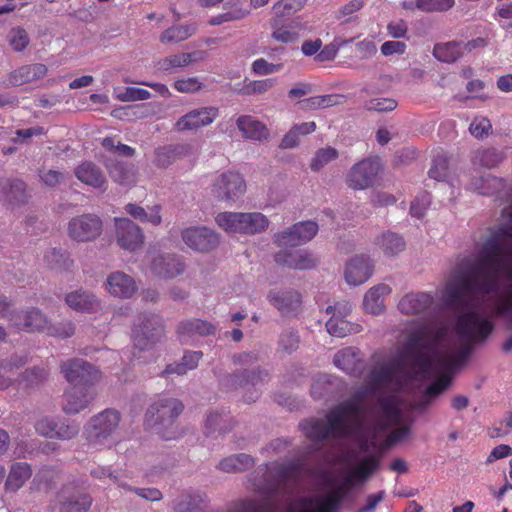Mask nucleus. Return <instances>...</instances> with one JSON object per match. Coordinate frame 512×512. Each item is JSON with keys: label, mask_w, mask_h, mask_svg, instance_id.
Here are the masks:
<instances>
[{"label": "nucleus", "mask_w": 512, "mask_h": 512, "mask_svg": "<svg viewBox=\"0 0 512 512\" xmlns=\"http://www.w3.org/2000/svg\"><path fill=\"white\" fill-rule=\"evenodd\" d=\"M271 38L281 44L295 43L300 38L303 25L296 19H285L276 16L270 20Z\"/></svg>", "instance_id": "obj_18"}, {"label": "nucleus", "mask_w": 512, "mask_h": 512, "mask_svg": "<svg viewBox=\"0 0 512 512\" xmlns=\"http://www.w3.org/2000/svg\"><path fill=\"white\" fill-rule=\"evenodd\" d=\"M334 365L348 375L359 377L365 370V363L359 349L346 347L339 350L333 358Z\"/></svg>", "instance_id": "obj_22"}, {"label": "nucleus", "mask_w": 512, "mask_h": 512, "mask_svg": "<svg viewBox=\"0 0 512 512\" xmlns=\"http://www.w3.org/2000/svg\"><path fill=\"white\" fill-rule=\"evenodd\" d=\"M268 300L282 315H289L299 309L301 294L293 289L272 290L268 294Z\"/></svg>", "instance_id": "obj_27"}, {"label": "nucleus", "mask_w": 512, "mask_h": 512, "mask_svg": "<svg viewBox=\"0 0 512 512\" xmlns=\"http://www.w3.org/2000/svg\"><path fill=\"white\" fill-rule=\"evenodd\" d=\"M150 97L148 90L137 87H127L123 92L115 94V98L122 102L142 101Z\"/></svg>", "instance_id": "obj_62"}, {"label": "nucleus", "mask_w": 512, "mask_h": 512, "mask_svg": "<svg viewBox=\"0 0 512 512\" xmlns=\"http://www.w3.org/2000/svg\"><path fill=\"white\" fill-rule=\"evenodd\" d=\"M60 368L65 379L73 387L92 389L93 385L101 379L100 371L83 359H69L62 362Z\"/></svg>", "instance_id": "obj_7"}, {"label": "nucleus", "mask_w": 512, "mask_h": 512, "mask_svg": "<svg viewBox=\"0 0 512 512\" xmlns=\"http://www.w3.org/2000/svg\"><path fill=\"white\" fill-rule=\"evenodd\" d=\"M118 245L128 251L140 248L144 241L141 228L128 218H115Z\"/></svg>", "instance_id": "obj_17"}, {"label": "nucleus", "mask_w": 512, "mask_h": 512, "mask_svg": "<svg viewBox=\"0 0 512 512\" xmlns=\"http://www.w3.org/2000/svg\"><path fill=\"white\" fill-rule=\"evenodd\" d=\"M47 72V66L42 63L22 65L8 74V84L11 86L29 84L44 78Z\"/></svg>", "instance_id": "obj_26"}, {"label": "nucleus", "mask_w": 512, "mask_h": 512, "mask_svg": "<svg viewBox=\"0 0 512 512\" xmlns=\"http://www.w3.org/2000/svg\"><path fill=\"white\" fill-rule=\"evenodd\" d=\"M345 419L349 416L354 417L359 425H362V416L364 414V409L354 403L350 398L341 402L335 407Z\"/></svg>", "instance_id": "obj_60"}, {"label": "nucleus", "mask_w": 512, "mask_h": 512, "mask_svg": "<svg viewBox=\"0 0 512 512\" xmlns=\"http://www.w3.org/2000/svg\"><path fill=\"white\" fill-rule=\"evenodd\" d=\"M377 469L376 458L365 457L342 477L340 483L351 490L356 485L363 484Z\"/></svg>", "instance_id": "obj_29"}, {"label": "nucleus", "mask_w": 512, "mask_h": 512, "mask_svg": "<svg viewBox=\"0 0 512 512\" xmlns=\"http://www.w3.org/2000/svg\"><path fill=\"white\" fill-rule=\"evenodd\" d=\"M338 157V151L332 147L319 149L312 159L310 167L313 171H319L326 164Z\"/></svg>", "instance_id": "obj_59"}, {"label": "nucleus", "mask_w": 512, "mask_h": 512, "mask_svg": "<svg viewBox=\"0 0 512 512\" xmlns=\"http://www.w3.org/2000/svg\"><path fill=\"white\" fill-rule=\"evenodd\" d=\"M246 191V183L237 172L222 173L213 184V192L220 200H235Z\"/></svg>", "instance_id": "obj_16"}, {"label": "nucleus", "mask_w": 512, "mask_h": 512, "mask_svg": "<svg viewBox=\"0 0 512 512\" xmlns=\"http://www.w3.org/2000/svg\"><path fill=\"white\" fill-rule=\"evenodd\" d=\"M376 245L388 256H393L405 249L404 239L393 232H385L376 239Z\"/></svg>", "instance_id": "obj_45"}, {"label": "nucleus", "mask_w": 512, "mask_h": 512, "mask_svg": "<svg viewBox=\"0 0 512 512\" xmlns=\"http://www.w3.org/2000/svg\"><path fill=\"white\" fill-rule=\"evenodd\" d=\"M60 512H88L93 498L74 483L63 485L57 493Z\"/></svg>", "instance_id": "obj_10"}, {"label": "nucleus", "mask_w": 512, "mask_h": 512, "mask_svg": "<svg viewBox=\"0 0 512 512\" xmlns=\"http://www.w3.org/2000/svg\"><path fill=\"white\" fill-rule=\"evenodd\" d=\"M196 32V26L194 24L172 26L166 29L160 36L162 43H179Z\"/></svg>", "instance_id": "obj_51"}, {"label": "nucleus", "mask_w": 512, "mask_h": 512, "mask_svg": "<svg viewBox=\"0 0 512 512\" xmlns=\"http://www.w3.org/2000/svg\"><path fill=\"white\" fill-rule=\"evenodd\" d=\"M223 9L232 21L244 19L250 14V10L240 0H228Z\"/></svg>", "instance_id": "obj_64"}, {"label": "nucleus", "mask_w": 512, "mask_h": 512, "mask_svg": "<svg viewBox=\"0 0 512 512\" xmlns=\"http://www.w3.org/2000/svg\"><path fill=\"white\" fill-rule=\"evenodd\" d=\"M405 360H409L411 362V359L405 355L404 350L400 357L393 358L388 362L375 366L371 369L368 375L369 386L371 389L377 390L391 384L395 380L396 375L403 371Z\"/></svg>", "instance_id": "obj_13"}, {"label": "nucleus", "mask_w": 512, "mask_h": 512, "mask_svg": "<svg viewBox=\"0 0 512 512\" xmlns=\"http://www.w3.org/2000/svg\"><path fill=\"white\" fill-rule=\"evenodd\" d=\"M325 424L329 437L345 438L352 433L351 426L335 408L326 415Z\"/></svg>", "instance_id": "obj_36"}, {"label": "nucleus", "mask_w": 512, "mask_h": 512, "mask_svg": "<svg viewBox=\"0 0 512 512\" xmlns=\"http://www.w3.org/2000/svg\"><path fill=\"white\" fill-rule=\"evenodd\" d=\"M10 324L20 331L28 333L41 332L47 328L48 320L38 308H30L8 317Z\"/></svg>", "instance_id": "obj_19"}, {"label": "nucleus", "mask_w": 512, "mask_h": 512, "mask_svg": "<svg viewBox=\"0 0 512 512\" xmlns=\"http://www.w3.org/2000/svg\"><path fill=\"white\" fill-rule=\"evenodd\" d=\"M60 479V472L53 467H43L34 476L32 488L38 491L49 492L53 490Z\"/></svg>", "instance_id": "obj_39"}, {"label": "nucleus", "mask_w": 512, "mask_h": 512, "mask_svg": "<svg viewBox=\"0 0 512 512\" xmlns=\"http://www.w3.org/2000/svg\"><path fill=\"white\" fill-rule=\"evenodd\" d=\"M300 512H339V507L326 495L318 498H303Z\"/></svg>", "instance_id": "obj_47"}, {"label": "nucleus", "mask_w": 512, "mask_h": 512, "mask_svg": "<svg viewBox=\"0 0 512 512\" xmlns=\"http://www.w3.org/2000/svg\"><path fill=\"white\" fill-rule=\"evenodd\" d=\"M120 420V413L111 408L94 415L84 427L86 441L94 447L110 446L114 442L113 436Z\"/></svg>", "instance_id": "obj_4"}, {"label": "nucleus", "mask_w": 512, "mask_h": 512, "mask_svg": "<svg viewBox=\"0 0 512 512\" xmlns=\"http://www.w3.org/2000/svg\"><path fill=\"white\" fill-rule=\"evenodd\" d=\"M433 305L434 297L430 293H408L399 301L398 309L403 314L416 315L430 311Z\"/></svg>", "instance_id": "obj_25"}, {"label": "nucleus", "mask_w": 512, "mask_h": 512, "mask_svg": "<svg viewBox=\"0 0 512 512\" xmlns=\"http://www.w3.org/2000/svg\"><path fill=\"white\" fill-rule=\"evenodd\" d=\"M345 96L341 94H326L309 97L301 101L305 110L325 109L344 103Z\"/></svg>", "instance_id": "obj_41"}, {"label": "nucleus", "mask_w": 512, "mask_h": 512, "mask_svg": "<svg viewBox=\"0 0 512 512\" xmlns=\"http://www.w3.org/2000/svg\"><path fill=\"white\" fill-rule=\"evenodd\" d=\"M94 398L93 389L72 387L64 393L63 411L66 414H77L86 409Z\"/></svg>", "instance_id": "obj_28"}, {"label": "nucleus", "mask_w": 512, "mask_h": 512, "mask_svg": "<svg viewBox=\"0 0 512 512\" xmlns=\"http://www.w3.org/2000/svg\"><path fill=\"white\" fill-rule=\"evenodd\" d=\"M254 466V459L245 453L232 455L222 459L218 468L227 473H237L248 470Z\"/></svg>", "instance_id": "obj_38"}, {"label": "nucleus", "mask_w": 512, "mask_h": 512, "mask_svg": "<svg viewBox=\"0 0 512 512\" xmlns=\"http://www.w3.org/2000/svg\"><path fill=\"white\" fill-rule=\"evenodd\" d=\"M463 54V46L460 42L450 41L436 44L433 49V55L439 61L452 63L458 60Z\"/></svg>", "instance_id": "obj_43"}, {"label": "nucleus", "mask_w": 512, "mask_h": 512, "mask_svg": "<svg viewBox=\"0 0 512 512\" xmlns=\"http://www.w3.org/2000/svg\"><path fill=\"white\" fill-rule=\"evenodd\" d=\"M447 335V329L443 326L432 328L424 325L408 336L405 344V355L411 359V364L423 374L439 372L434 381L425 389L426 396L432 399L443 393L452 382L451 374L459 368L451 370L439 366L438 357L445 353L439 351L440 342Z\"/></svg>", "instance_id": "obj_1"}, {"label": "nucleus", "mask_w": 512, "mask_h": 512, "mask_svg": "<svg viewBox=\"0 0 512 512\" xmlns=\"http://www.w3.org/2000/svg\"><path fill=\"white\" fill-rule=\"evenodd\" d=\"M215 331L216 327L212 323L201 319L181 322L177 328L179 336H207L214 334Z\"/></svg>", "instance_id": "obj_37"}, {"label": "nucleus", "mask_w": 512, "mask_h": 512, "mask_svg": "<svg viewBox=\"0 0 512 512\" xmlns=\"http://www.w3.org/2000/svg\"><path fill=\"white\" fill-rule=\"evenodd\" d=\"M184 243L199 252H209L219 245V235L207 227H189L181 233Z\"/></svg>", "instance_id": "obj_15"}, {"label": "nucleus", "mask_w": 512, "mask_h": 512, "mask_svg": "<svg viewBox=\"0 0 512 512\" xmlns=\"http://www.w3.org/2000/svg\"><path fill=\"white\" fill-rule=\"evenodd\" d=\"M267 377V372L260 369H244L243 373L233 376L232 382L235 386L247 387L248 385H252L257 389L265 382Z\"/></svg>", "instance_id": "obj_48"}, {"label": "nucleus", "mask_w": 512, "mask_h": 512, "mask_svg": "<svg viewBox=\"0 0 512 512\" xmlns=\"http://www.w3.org/2000/svg\"><path fill=\"white\" fill-rule=\"evenodd\" d=\"M318 232V224L314 221H301L289 229L274 235L278 247H296L310 241Z\"/></svg>", "instance_id": "obj_9"}, {"label": "nucleus", "mask_w": 512, "mask_h": 512, "mask_svg": "<svg viewBox=\"0 0 512 512\" xmlns=\"http://www.w3.org/2000/svg\"><path fill=\"white\" fill-rule=\"evenodd\" d=\"M0 187L10 201L24 202L26 184L18 178H7L0 182Z\"/></svg>", "instance_id": "obj_49"}, {"label": "nucleus", "mask_w": 512, "mask_h": 512, "mask_svg": "<svg viewBox=\"0 0 512 512\" xmlns=\"http://www.w3.org/2000/svg\"><path fill=\"white\" fill-rule=\"evenodd\" d=\"M389 285L381 283L370 288L364 296L363 306L366 312L379 315L384 309V299L391 293Z\"/></svg>", "instance_id": "obj_34"}, {"label": "nucleus", "mask_w": 512, "mask_h": 512, "mask_svg": "<svg viewBox=\"0 0 512 512\" xmlns=\"http://www.w3.org/2000/svg\"><path fill=\"white\" fill-rule=\"evenodd\" d=\"M381 169L380 159L367 158L356 163L347 175V184L354 190H363L372 186Z\"/></svg>", "instance_id": "obj_8"}, {"label": "nucleus", "mask_w": 512, "mask_h": 512, "mask_svg": "<svg viewBox=\"0 0 512 512\" xmlns=\"http://www.w3.org/2000/svg\"><path fill=\"white\" fill-rule=\"evenodd\" d=\"M106 168L112 180L118 184L129 185L135 180L133 169L121 161H108Z\"/></svg>", "instance_id": "obj_44"}, {"label": "nucleus", "mask_w": 512, "mask_h": 512, "mask_svg": "<svg viewBox=\"0 0 512 512\" xmlns=\"http://www.w3.org/2000/svg\"><path fill=\"white\" fill-rule=\"evenodd\" d=\"M184 405L174 398H159L146 413V421L149 425L171 424L183 411Z\"/></svg>", "instance_id": "obj_12"}, {"label": "nucleus", "mask_w": 512, "mask_h": 512, "mask_svg": "<svg viewBox=\"0 0 512 512\" xmlns=\"http://www.w3.org/2000/svg\"><path fill=\"white\" fill-rule=\"evenodd\" d=\"M163 331V325L158 315H140L139 323L135 324L133 328L132 361L140 359L139 353L149 351L152 345L161 338Z\"/></svg>", "instance_id": "obj_6"}, {"label": "nucleus", "mask_w": 512, "mask_h": 512, "mask_svg": "<svg viewBox=\"0 0 512 512\" xmlns=\"http://www.w3.org/2000/svg\"><path fill=\"white\" fill-rule=\"evenodd\" d=\"M218 112V109L215 107H202L191 110L177 120L175 129L177 131H188L207 126L217 118Z\"/></svg>", "instance_id": "obj_21"}, {"label": "nucleus", "mask_w": 512, "mask_h": 512, "mask_svg": "<svg viewBox=\"0 0 512 512\" xmlns=\"http://www.w3.org/2000/svg\"><path fill=\"white\" fill-rule=\"evenodd\" d=\"M215 221L224 231L239 234H256L264 231L269 224L265 215L259 212H222Z\"/></svg>", "instance_id": "obj_5"}, {"label": "nucleus", "mask_w": 512, "mask_h": 512, "mask_svg": "<svg viewBox=\"0 0 512 512\" xmlns=\"http://www.w3.org/2000/svg\"><path fill=\"white\" fill-rule=\"evenodd\" d=\"M306 0H280L273 6V12L276 16H289L303 8Z\"/></svg>", "instance_id": "obj_58"}, {"label": "nucleus", "mask_w": 512, "mask_h": 512, "mask_svg": "<svg viewBox=\"0 0 512 512\" xmlns=\"http://www.w3.org/2000/svg\"><path fill=\"white\" fill-rule=\"evenodd\" d=\"M102 232V221L94 214H82L68 223V235L73 240L87 242L97 238Z\"/></svg>", "instance_id": "obj_11"}, {"label": "nucleus", "mask_w": 512, "mask_h": 512, "mask_svg": "<svg viewBox=\"0 0 512 512\" xmlns=\"http://www.w3.org/2000/svg\"><path fill=\"white\" fill-rule=\"evenodd\" d=\"M374 265L369 256L357 255L346 265L345 279L349 285L358 286L365 283L373 274Z\"/></svg>", "instance_id": "obj_24"}, {"label": "nucleus", "mask_w": 512, "mask_h": 512, "mask_svg": "<svg viewBox=\"0 0 512 512\" xmlns=\"http://www.w3.org/2000/svg\"><path fill=\"white\" fill-rule=\"evenodd\" d=\"M378 415L364 428L365 439L360 442L359 448L362 452L372 450L371 441L383 438L386 431L402 422L403 413L393 396H380L377 398Z\"/></svg>", "instance_id": "obj_3"}, {"label": "nucleus", "mask_w": 512, "mask_h": 512, "mask_svg": "<svg viewBox=\"0 0 512 512\" xmlns=\"http://www.w3.org/2000/svg\"><path fill=\"white\" fill-rule=\"evenodd\" d=\"M448 158L445 155H437L433 159L431 168L429 169V177L437 181H442L448 174Z\"/></svg>", "instance_id": "obj_61"}, {"label": "nucleus", "mask_w": 512, "mask_h": 512, "mask_svg": "<svg viewBox=\"0 0 512 512\" xmlns=\"http://www.w3.org/2000/svg\"><path fill=\"white\" fill-rule=\"evenodd\" d=\"M300 428L311 441L321 442L329 437L326 424L321 419L305 420L300 423Z\"/></svg>", "instance_id": "obj_50"}, {"label": "nucleus", "mask_w": 512, "mask_h": 512, "mask_svg": "<svg viewBox=\"0 0 512 512\" xmlns=\"http://www.w3.org/2000/svg\"><path fill=\"white\" fill-rule=\"evenodd\" d=\"M274 471L278 486H282L290 482H296L299 479L301 467L300 464L291 462L276 465Z\"/></svg>", "instance_id": "obj_52"}, {"label": "nucleus", "mask_w": 512, "mask_h": 512, "mask_svg": "<svg viewBox=\"0 0 512 512\" xmlns=\"http://www.w3.org/2000/svg\"><path fill=\"white\" fill-rule=\"evenodd\" d=\"M32 476V467L26 462H15L10 466L4 488L6 492L15 493L20 490Z\"/></svg>", "instance_id": "obj_32"}, {"label": "nucleus", "mask_w": 512, "mask_h": 512, "mask_svg": "<svg viewBox=\"0 0 512 512\" xmlns=\"http://www.w3.org/2000/svg\"><path fill=\"white\" fill-rule=\"evenodd\" d=\"M8 39L11 48L15 52H21L25 50L30 43L28 33L26 32L25 29L21 27L12 28L9 33Z\"/></svg>", "instance_id": "obj_57"}, {"label": "nucleus", "mask_w": 512, "mask_h": 512, "mask_svg": "<svg viewBox=\"0 0 512 512\" xmlns=\"http://www.w3.org/2000/svg\"><path fill=\"white\" fill-rule=\"evenodd\" d=\"M237 126L244 137L248 139L261 141L269 136V130L266 125L250 115L240 116L237 119Z\"/></svg>", "instance_id": "obj_35"}, {"label": "nucleus", "mask_w": 512, "mask_h": 512, "mask_svg": "<svg viewBox=\"0 0 512 512\" xmlns=\"http://www.w3.org/2000/svg\"><path fill=\"white\" fill-rule=\"evenodd\" d=\"M503 159V153L495 148L479 150L475 156V161L486 168H494L498 166Z\"/></svg>", "instance_id": "obj_53"}, {"label": "nucleus", "mask_w": 512, "mask_h": 512, "mask_svg": "<svg viewBox=\"0 0 512 512\" xmlns=\"http://www.w3.org/2000/svg\"><path fill=\"white\" fill-rule=\"evenodd\" d=\"M199 59H201L199 52L181 53L170 55L160 60L157 66L161 71L171 72L175 68L186 67Z\"/></svg>", "instance_id": "obj_40"}, {"label": "nucleus", "mask_w": 512, "mask_h": 512, "mask_svg": "<svg viewBox=\"0 0 512 512\" xmlns=\"http://www.w3.org/2000/svg\"><path fill=\"white\" fill-rule=\"evenodd\" d=\"M125 210L133 218L150 223L154 226L159 225L162 221L160 215L161 207L159 205L153 206L149 213L143 207L133 203L127 204Z\"/></svg>", "instance_id": "obj_46"}, {"label": "nucleus", "mask_w": 512, "mask_h": 512, "mask_svg": "<svg viewBox=\"0 0 512 512\" xmlns=\"http://www.w3.org/2000/svg\"><path fill=\"white\" fill-rule=\"evenodd\" d=\"M275 262L289 269L307 270L316 267L318 258L307 250H280L274 256Z\"/></svg>", "instance_id": "obj_20"}, {"label": "nucleus", "mask_w": 512, "mask_h": 512, "mask_svg": "<svg viewBox=\"0 0 512 512\" xmlns=\"http://www.w3.org/2000/svg\"><path fill=\"white\" fill-rule=\"evenodd\" d=\"M24 365V361L17 355H12L0 361V390L8 388L16 375V370Z\"/></svg>", "instance_id": "obj_42"}, {"label": "nucleus", "mask_w": 512, "mask_h": 512, "mask_svg": "<svg viewBox=\"0 0 512 512\" xmlns=\"http://www.w3.org/2000/svg\"><path fill=\"white\" fill-rule=\"evenodd\" d=\"M397 106V100L390 97L372 98L364 104L366 110L380 113L391 112L395 110Z\"/></svg>", "instance_id": "obj_55"}, {"label": "nucleus", "mask_w": 512, "mask_h": 512, "mask_svg": "<svg viewBox=\"0 0 512 512\" xmlns=\"http://www.w3.org/2000/svg\"><path fill=\"white\" fill-rule=\"evenodd\" d=\"M75 176L82 183L95 189H106L107 180L102 170L93 162L85 161L75 169Z\"/></svg>", "instance_id": "obj_33"}, {"label": "nucleus", "mask_w": 512, "mask_h": 512, "mask_svg": "<svg viewBox=\"0 0 512 512\" xmlns=\"http://www.w3.org/2000/svg\"><path fill=\"white\" fill-rule=\"evenodd\" d=\"M454 4L455 0H416L415 8L422 12H445Z\"/></svg>", "instance_id": "obj_54"}, {"label": "nucleus", "mask_w": 512, "mask_h": 512, "mask_svg": "<svg viewBox=\"0 0 512 512\" xmlns=\"http://www.w3.org/2000/svg\"><path fill=\"white\" fill-rule=\"evenodd\" d=\"M48 376V371L45 368L34 367L27 369L19 380L20 383H25V386H33L43 382Z\"/></svg>", "instance_id": "obj_63"}, {"label": "nucleus", "mask_w": 512, "mask_h": 512, "mask_svg": "<svg viewBox=\"0 0 512 512\" xmlns=\"http://www.w3.org/2000/svg\"><path fill=\"white\" fill-rule=\"evenodd\" d=\"M351 306L349 303L336 304L335 306H328L327 313H332L331 318L326 323L328 333L334 337L343 338L352 333H358L361 326L351 323L345 317L350 313Z\"/></svg>", "instance_id": "obj_14"}, {"label": "nucleus", "mask_w": 512, "mask_h": 512, "mask_svg": "<svg viewBox=\"0 0 512 512\" xmlns=\"http://www.w3.org/2000/svg\"><path fill=\"white\" fill-rule=\"evenodd\" d=\"M105 288L115 298L129 299L136 293L138 286L130 275L115 271L107 276Z\"/></svg>", "instance_id": "obj_23"}, {"label": "nucleus", "mask_w": 512, "mask_h": 512, "mask_svg": "<svg viewBox=\"0 0 512 512\" xmlns=\"http://www.w3.org/2000/svg\"><path fill=\"white\" fill-rule=\"evenodd\" d=\"M44 260L51 269H68L72 265V261L56 248L47 251Z\"/></svg>", "instance_id": "obj_56"}, {"label": "nucleus", "mask_w": 512, "mask_h": 512, "mask_svg": "<svg viewBox=\"0 0 512 512\" xmlns=\"http://www.w3.org/2000/svg\"><path fill=\"white\" fill-rule=\"evenodd\" d=\"M65 302L77 312L96 313L102 308L100 299L93 293L81 289L68 293Z\"/></svg>", "instance_id": "obj_31"}, {"label": "nucleus", "mask_w": 512, "mask_h": 512, "mask_svg": "<svg viewBox=\"0 0 512 512\" xmlns=\"http://www.w3.org/2000/svg\"><path fill=\"white\" fill-rule=\"evenodd\" d=\"M495 329V324L488 316L477 310L470 309L461 313L455 323V332L464 344L458 348H448L438 357L440 367L451 370L463 367L471 353L473 346L485 343Z\"/></svg>", "instance_id": "obj_2"}, {"label": "nucleus", "mask_w": 512, "mask_h": 512, "mask_svg": "<svg viewBox=\"0 0 512 512\" xmlns=\"http://www.w3.org/2000/svg\"><path fill=\"white\" fill-rule=\"evenodd\" d=\"M152 272L165 279L175 278L185 270L181 257L174 254L159 256L152 261Z\"/></svg>", "instance_id": "obj_30"}]
</instances>
